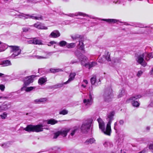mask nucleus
I'll use <instances>...</instances> for the list:
<instances>
[{"label": "nucleus", "instance_id": "obj_62", "mask_svg": "<svg viewBox=\"0 0 153 153\" xmlns=\"http://www.w3.org/2000/svg\"><path fill=\"white\" fill-rule=\"evenodd\" d=\"M63 0L64 1H66V0Z\"/></svg>", "mask_w": 153, "mask_h": 153}, {"label": "nucleus", "instance_id": "obj_3", "mask_svg": "<svg viewBox=\"0 0 153 153\" xmlns=\"http://www.w3.org/2000/svg\"><path fill=\"white\" fill-rule=\"evenodd\" d=\"M80 61L82 65L84 66L89 69L97 65V62H92L90 64H89L88 62V60L86 56L83 57V58H80Z\"/></svg>", "mask_w": 153, "mask_h": 153}, {"label": "nucleus", "instance_id": "obj_14", "mask_svg": "<svg viewBox=\"0 0 153 153\" xmlns=\"http://www.w3.org/2000/svg\"><path fill=\"white\" fill-rule=\"evenodd\" d=\"M60 35V34L59 31L55 30L51 32L49 36L51 38H56L59 36Z\"/></svg>", "mask_w": 153, "mask_h": 153}, {"label": "nucleus", "instance_id": "obj_19", "mask_svg": "<svg viewBox=\"0 0 153 153\" xmlns=\"http://www.w3.org/2000/svg\"><path fill=\"white\" fill-rule=\"evenodd\" d=\"M87 16L86 14L83 13L81 12H78L75 13V14H70L68 15V16H70L71 17H74V16Z\"/></svg>", "mask_w": 153, "mask_h": 153}, {"label": "nucleus", "instance_id": "obj_40", "mask_svg": "<svg viewBox=\"0 0 153 153\" xmlns=\"http://www.w3.org/2000/svg\"><path fill=\"white\" fill-rule=\"evenodd\" d=\"M3 44L0 42V52L4 51L5 50L3 46Z\"/></svg>", "mask_w": 153, "mask_h": 153}, {"label": "nucleus", "instance_id": "obj_28", "mask_svg": "<svg viewBox=\"0 0 153 153\" xmlns=\"http://www.w3.org/2000/svg\"><path fill=\"white\" fill-rule=\"evenodd\" d=\"M76 43H67L66 46V47L68 48H74L76 46Z\"/></svg>", "mask_w": 153, "mask_h": 153}, {"label": "nucleus", "instance_id": "obj_49", "mask_svg": "<svg viewBox=\"0 0 153 153\" xmlns=\"http://www.w3.org/2000/svg\"><path fill=\"white\" fill-rule=\"evenodd\" d=\"M33 42H34V39L30 40H29L28 41V43L30 44H33Z\"/></svg>", "mask_w": 153, "mask_h": 153}, {"label": "nucleus", "instance_id": "obj_58", "mask_svg": "<svg viewBox=\"0 0 153 153\" xmlns=\"http://www.w3.org/2000/svg\"><path fill=\"white\" fill-rule=\"evenodd\" d=\"M145 151L144 150H143L141 152H140L138 153H145Z\"/></svg>", "mask_w": 153, "mask_h": 153}, {"label": "nucleus", "instance_id": "obj_21", "mask_svg": "<svg viewBox=\"0 0 153 153\" xmlns=\"http://www.w3.org/2000/svg\"><path fill=\"white\" fill-rule=\"evenodd\" d=\"M47 99L46 98H41L39 99H36L34 100V102L35 104L40 103L46 101Z\"/></svg>", "mask_w": 153, "mask_h": 153}, {"label": "nucleus", "instance_id": "obj_56", "mask_svg": "<svg viewBox=\"0 0 153 153\" xmlns=\"http://www.w3.org/2000/svg\"><path fill=\"white\" fill-rule=\"evenodd\" d=\"M150 74L151 75H153V68L152 69V70L150 72Z\"/></svg>", "mask_w": 153, "mask_h": 153}, {"label": "nucleus", "instance_id": "obj_22", "mask_svg": "<svg viewBox=\"0 0 153 153\" xmlns=\"http://www.w3.org/2000/svg\"><path fill=\"white\" fill-rule=\"evenodd\" d=\"M47 81L46 78L42 77L39 79L38 82L40 85H42L45 83Z\"/></svg>", "mask_w": 153, "mask_h": 153}, {"label": "nucleus", "instance_id": "obj_9", "mask_svg": "<svg viewBox=\"0 0 153 153\" xmlns=\"http://www.w3.org/2000/svg\"><path fill=\"white\" fill-rule=\"evenodd\" d=\"M141 96L140 95H138L136 96H134L130 98L129 100H132V105L134 107H137L139 105V103L136 101H134L135 100L137 99L141 98Z\"/></svg>", "mask_w": 153, "mask_h": 153}, {"label": "nucleus", "instance_id": "obj_26", "mask_svg": "<svg viewBox=\"0 0 153 153\" xmlns=\"http://www.w3.org/2000/svg\"><path fill=\"white\" fill-rule=\"evenodd\" d=\"M20 17L22 18H23L24 19L30 18V19L31 15L29 14H25L22 13L21 15H19Z\"/></svg>", "mask_w": 153, "mask_h": 153}, {"label": "nucleus", "instance_id": "obj_55", "mask_svg": "<svg viewBox=\"0 0 153 153\" xmlns=\"http://www.w3.org/2000/svg\"><path fill=\"white\" fill-rule=\"evenodd\" d=\"M81 86L82 87H83L84 88H85L86 87V85H85L83 83L82 84Z\"/></svg>", "mask_w": 153, "mask_h": 153}, {"label": "nucleus", "instance_id": "obj_54", "mask_svg": "<svg viewBox=\"0 0 153 153\" xmlns=\"http://www.w3.org/2000/svg\"><path fill=\"white\" fill-rule=\"evenodd\" d=\"M98 62L100 63H102L103 62L100 59V58H99L98 59Z\"/></svg>", "mask_w": 153, "mask_h": 153}, {"label": "nucleus", "instance_id": "obj_27", "mask_svg": "<svg viewBox=\"0 0 153 153\" xmlns=\"http://www.w3.org/2000/svg\"><path fill=\"white\" fill-rule=\"evenodd\" d=\"M102 20L106 21L108 23H114L116 22L117 20L115 19H102Z\"/></svg>", "mask_w": 153, "mask_h": 153}, {"label": "nucleus", "instance_id": "obj_5", "mask_svg": "<svg viewBox=\"0 0 153 153\" xmlns=\"http://www.w3.org/2000/svg\"><path fill=\"white\" fill-rule=\"evenodd\" d=\"M70 130L69 128H65L55 133L54 134L53 138L56 139L59 135H61L63 137L66 136L68 132Z\"/></svg>", "mask_w": 153, "mask_h": 153}, {"label": "nucleus", "instance_id": "obj_2", "mask_svg": "<svg viewBox=\"0 0 153 153\" xmlns=\"http://www.w3.org/2000/svg\"><path fill=\"white\" fill-rule=\"evenodd\" d=\"M45 126L43 125H37L36 126L28 125L24 128V130L28 132H39L43 131V127Z\"/></svg>", "mask_w": 153, "mask_h": 153}, {"label": "nucleus", "instance_id": "obj_15", "mask_svg": "<svg viewBox=\"0 0 153 153\" xmlns=\"http://www.w3.org/2000/svg\"><path fill=\"white\" fill-rule=\"evenodd\" d=\"M36 76L34 75L28 76L27 78V80L24 82V84L25 85H27L30 83L33 82V79Z\"/></svg>", "mask_w": 153, "mask_h": 153}, {"label": "nucleus", "instance_id": "obj_44", "mask_svg": "<svg viewBox=\"0 0 153 153\" xmlns=\"http://www.w3.org/2000/svg\"><path fill=\"white\" fill-rule=\"evenodd\" d=\"M5 88V86L3 85H0V89L1 90L3 91L4 90Z\"/></svg>", "mask_w": 153, "mask_h": 153}, {"label": "nucleus", "instance_id": "obj_7", "mask_svg": "<svg viewBox=\"0 0 153 153\" xmlns=\"http://www.w3.org/2000/svg\"><path fill=\"white\" fill-rule=\"evenodd\" d=\"M91 121H86L82 124L81 128V131L82 132L85 133L88 132L90 128Z\"/></svg>", "mask_w": 153, "mask_h": 153}, {"label": "nucleus", "instance_id": "obj_42", "mask_svg": "<svg viewBox=\"0 0 153 153\" xmlns=\"http://www.w3.org/2000/svg\"><path fill=\"white\" fill-rule=\"evenodd\" d=\"M10 144L9 143H4L1 145V146L4 148H6L9 146Z\"/></svg>", "mask_w": 153, "mask_h": 153}, {"label": "nucleus", "instance_id": "obj_20", "mask_svg": "<svg viewBox=\"0 0 153 153\" xmlns=\"http://www.w3.org/2000/svg\"><path fill=\"white\" fill-rule=\"evenodd\" d=\"M33 39V44L38 45H43V44L42 41L41 40L37 38H34Z\"/></svg>", "mask_w": 153, "mask_h": 153}, {"label": "nucleus", "instance_id": "obj_18", "mask_svg": "<svg viewBox=\"0 0 153 153\" xmlns=\"http://www.w3.org/2000/svg\"><path fill=\"white\" fill-rule=\"evenodd\" d=\"M143 56H145V59L146 60L148 61L149 59L150 58H153V53H143Z\"/></svg>", "mask_w": 153, "mask_h": 153}, {"label": "nucleus", "instance_id": "obj_35", "mask_svg": "<svg viewBox=\"0 0 153 153\" xmlns=\"http://www.w3.org/2000/svg\"><path fill=\"white\" fill-rule=\"evenodd\" d=\"M7 109V106L5 105H2L0 106V112L5 111Z\"/></svg>", "mask_w": 153, "mask_h": 153}, {"label": "nucleus", "instance_id": "obj_47", "mask_svg": "<svg viewBox=\"0 0 153 153\" xmlns=\"http://www.w3.org/2000/svg\"><path fill=\"white\" fill-rule=\"evenodd\" d=\"M77 61L75 60H72L71 62H70V64H73L74 63H77Z\"/></svg>", "mask_w": 153, "mask_h": 153}, {"label": "nucleus", "instance_id": "obj_36", "mask_svg": "<svg viewBox=\"0 0 153 153\" xmlns=\"http://www.w3.org/2000/svg\"><path fill=\"white\" fill-rule=\"evenodd\" d=\"M134 26L136 27H138L141 28L146 27L144 26V25L140 23H136L134 25Z\"/></svg>", "mask_w": 153, "mask_h": 153}, {"label": "nucleus", "instance_id": "obj_63", "mask_svg": "<svg viewBox=\"0 0 153 153\" xmlns=\"http://www.w3.org/2000/svg\"><path fill=\"white\" fill-rule=\"evenodd\" d=\"M1 98V97H0V98Z\"/></svg>", "mask_w": 153, "mask_h": 153}, {"label": "nucleus", "instance_id": "obj_13", "mask_svg": "<svg viewBox=\"0 0 153 153\" xmlns=\"http://www.w3.org/2000/svg\"><path fill=\"white\" fill-rule=\"evenodd\" d=\"M33 26L39 29L46 30L48 29L47 27L45 26L43 24L40 22H37L34 24Z\"/></svg>", "mask_w": 153, "mask_h": 153}, {"label": "nucleus", "instance_id": "obj_23", "mask_svg": "<svg viewBox=\"0 0 153 153\" xmlns=\"http://www.w3.org/2000/svg\"><path fill=\"white\" fill-rule=\"evenodd\" d=\"M58 121L55 120L54 119H51L47 120V123L48 124H51V125H54L57 123Z\"/></svg>", "mask_w": 153, "mask_h": 153}, {"label": "nucleus", "instance_id": "obj_45", "mask_svg": "<svg viewBox=\"0 0 153 153\" xmlns=\"http://www.w3.org/2000/svg\"><path fill=\"white\" fill-rule=\"evenodd\" d=\"M142 73H143L142 71H138V72L137 74V75L138 76L140 77V76H141V75H142Z\"/></svg>", "mask_w": 153, "mask_h": 153}, {"label": "nucleus", "instance_id": "obj_60", "mask_svg": "<svg viewBox=\"0 0 153 153\" xmlns=\"http://www.w3.org/2000/svg\"><path fill=\"white\" fill-rule=\"evenodd\" d=\"M147 128L148 130H149V127H147Z\"/></svg>", "mask_w": 153, "mask_h": 153}, {"label": "nucleus", "instance_id": "obj_1", "mask_svg": "<svg viewBox=\"0 0 153 153\" xmlns=\"http://www.w3.org/2000/svg\"><path fill=\"white\" fill-rule=\"evenodd\" d=\"M114 114V112L113 111L108 115L107 120L108 122L105 129V123L100 118L97 119L100 129L101 130L102 132L105 134L108 135H110V134L111 130V124L112 121L114 119L113 117Z\"/></svg>", "mask_w": 153, "mask_h": 153}, {"label": "nucleus", "instance_id": "obj_6", "mask_svg": "<svg viewBox=\"0 0 153 153\" xmlns=\"http://www.w3.org/2000/svg\"><path fill=\"white\" fill-rule=\"evenodd\" d=\"M9 47L10 48L11 51L13 52L11 55L12 57H15L20 53L21 50L19 47L15 46H10Z\"/></svg>", "mask_w": 153, "mask_h": 153}, {"label": "nucleus", "instance_id": "obj_32", "mask_svg": "<svg viewBox=\"0 0 153 153\" xmlns=\"http://www.w3.org/2000/svg\"><path fill=\"white\" fill-rule=\"evenodd\" d=\"M77 130V128H74L72 129L71 131V132L70 134V135L69 136V137L70 138H72L73 136L74 135L75 132Z\"/></svg>", "mask_w": 153, "mask_h": 153}, {"label": "nucleus", "instance_id": "obj_25", "mask_svg": "<svg viewBox=\"0 0 153 153\" xmlns=\"http://www.w3.org/2000/svg\"><path fill=\"white\" fill-rule=\"evenodd\" d=\"M95 141V140L94 138H90L89 139L87 140L85 142V144L87 145L89 144H91Z\"/></svg>", "mask_w": 153, "mask_h": 153}, {"label": "nucleus", "instance_id": "obj_57", "mask_svg": "<svg viewBox=\"0 0 153 153\" xmlns=\"http://www.w3.org/2000/svg\"><path fill=\"white\" fill-rule=\"evenodd\" d=\"M4 74H3L0 73V77H3L4 76Z\"/></svg>", "mask_w": 153, "mask_h": 153}, {"label": "nucleus", "instance_id": "obj_52", "mask_svg": "<svg viewBox=\"0 0 153 153\" xmlns=\"http://www.w3.org/2000/svg\"><path fill=\"white\" fill-rule=\"evenodd\" d=\"M82 83L87 85L88 83V82L87 80H83V81L82 82Z\"/></svg>", "mask_w": 153, "mask_h": 153}, {"label": "nucleus", "instance_id": "obj_16", "mask_svg": "<svg viewBox=\"0 0 153 153\" xmlns=\"http://www.w3.org/2000/svg\"><path fill=\"white\" fill-rule=\"evenodd\" d=\"M11 65V62L9 60H7L0 62V65H2L3 66H8Z\"/></svg>", "mask_w": 153, "mask_h": 153}, {"label": "nucleus", "instance_id": "obj_48", "mask_svg": "<svg viewBox=\"0 0 153 153\" xmlns=\"http://www.w3.org/2000/svg\"><path fill=\"white\" fill-rule=\"evenodd\" d=\"M22 29L23 31L26 32L28 31L30 29V28L28 27H26L23 28Z\"/></svg>", "mask_w": 153, "mask_h": 153}, {"label": "nucleus", "instance_id": "obj_31", "mask_svg": "<svg viewBox=\"0 0 153 153\" xmlns=\"http://www.w3.org/2000/svg\"><path fill=\"white\" fill-rule=\"evenodd\" d=\"M47 54H46V56H40L39 55H35V57L36 58L39 59H46L48 58V56H47Z\"/></svg>", "mask_w": 153, "mask_h": 153}, {"label": "nucleus", "instance_id": "obj_11", "mask_svg": "<svg viewBox=\"0 0 153 153\" xmlns=\"http://www.w3.org/2000/svg\"><path fill=\"white\" fill-rule=\"evenodd\" d=\"M143 54L142 55L139 56L137 58V61L139 63L141 64L143 66L145 67L146 66V63L143 59V57L145 58V56H143Z\"/></svg>", "mask_w": 153, "mask_h": 153}, {"label": "nucleus", "instance_id": "obj_4", "mask_svg": "<svg viewBox=\"0 0 153 153\" xmlns=\"http://www.w3.org/2000/svg\"><path fill=\"white\" fill-rule=\"evenodd\" d=\"M113 97L112 90L110 88L106 89L104 91L103 98L105 101L108 102L111 101Z\"/></svg>", "mask_w": 153, "mask_h": 153}, {"label": "nucleus", "instance_id": "obj_53", "mask_svg": "<svg viewBox=\"0 0 153 153\" xmlns=\"http://www.w3.org/2000/svg\"><path fill=\"white\" fill-rule=\"evenodd\" d=\"M117 125V122H115L114 123V129H115V130H116V126Z\"/></svg>", "mask_w": 153, "mask_h": 153}, {"label": "nucleus", "instance_id": "obj_24", "mask_svg": "<svg viewBox=\"0 0 153 153\" xmlns=\"http://www.w3.org/2000/svg\"><path fill=\"white\" fill-rule=\"evenodd\" d=\"M34 14H33L31 15L30 18L33 19L41 20L42 19V15H39L37 16H34Z\"/></svg>", "mask_w": 153, "mask_h": 153}, {"label": "nucleus", "instance_id": "obj_34", "mask_svg": "<svg viewBox=\"0 0 153 153\" xmlns=\"http://www.w3.org/2000/svg\"><path fill=\"white\" fill-rule=\"evenodd\" d=\"M67 42L65 41H62L59 43V45L61 47H63L67 45Z\"/></svg>", "mask_w": 153, "mask_h": 153}, {"label": "nucleus", "instance_id": "obj_37", "mask_svg": "<svg viewBox=\"0 0 153 153\" xmlns=\"http://www.w3.org/2000/svg\"><path fill=\"white\" fill-rule=\"evenodd\" d=\"M68 113V111L65 109L63 110L60 111L59 112V114H62L63 115L66 114Z\"/></svg>", "mask_w": 153, "mask_h": 153}, {"label": "nucleus", "instance_id": "obj_46", "mask_svg": "<svg viewBox=\"0 0 153 153\" xmlns=\"http://www.w3.org/2000/svg\"><path fill=\"white\" fill-rule=\"evenodd\" d=\"M54 44H56V42L54 41H52L50 42L48 44V45L49 46H50L51 45H53Z\"/></svg>", "mask_w": 153, "mask_h": 153}, {"label": "nucleus", "instance_id": "obj_12", "mask_svg": "<svg viewBox=\"0 0 153 153\" xmlns=\"http://www.w3.org/2000/svg\"><path fill=\"white\" fill-rule=\"evenodd\" d=\"M91 84L96 86L99 85L101 84V82L100 79H97L95 76L92 77L91 79Z\"/></svg>", "mask_w": 153, "mask_h": 153}, {"label": "nucleus", "instance_id": "obj_39", "mask_svg": "<svg viewBox=\"0 0 153 153\" xmlns=\"http://www.w3.org/2000/svg\"><path fill=\"white\" fill-rule=\"evenodd\" d=\"M124 91L123 90H121L118 96V98L121 97L124 94Z\"/></svg>", "mask_w": 153, "mask_h": 153}, {"label": "nucleus", "instance_id": "obj_61", "mask_svg": "<svg viewBox=\"0 0 153 153\" xmlns=\"http://www.w3.org/2000/svg\"><path fill=\"white\" fill-rule=\"evenodd\" d=\"M152 29H153V27H152Z\"/></svg>", "mask_w": 153, "mask_h": 153}, {"label": "nucleus", "instance_id": "obj_50", "mask_svg": "<svg viewBox=\"0 0 153 153\" xmlns=\"http://www.w3.org/2000/svg\"><path fill=\"white\" fill-rule=\"evenodd\" d=\"M149 149L153 150V143L149 145Z\"/></svg>", "mask_w": 153, "mask_h": 153}, {"label": "nucleus", "instance_id": "obj_38", "mask_svg": "<svg viewBox=\"0 0 153 153\" xmlns=\"http://www.w3.org/2000/svg\"><path fill=\"white\" fill-rule=\"evenodd\" d=\"M62 71L61 69H50L52 73H55L56 72H58V71Z\"/></svg>", "mask_w": 153, "mask_h": 153}, {"label": "nucleus", "instance_id": "obj_8", "mask_svg": "<svg viewBox=\"0 0 153 153\" xmlns=\"http://www.w3.org/2000/svg\"><path fill=\"white\" fill-rule=\"evenodd\" d=\"M76 75V73L75 72H71L69 76V77L68 80L64 82L63 83H60L58 84L57 85V87H61L63 86V84H66L69 83L70 82L72 81L74 79Z\"/></svg>", "mask_w": 153, "mask_h": 153}, {"label": "nucleus", "instance_id": "obj_33", "mask_svg": "<svg viewBox=\"0 0 153 153\" xmlns=\"http://www.w3.org/2000/svg\"><path fill=\"white\" fill-rule=\"evenodd\" d=\"M80 54V52L78 51L77 50L75 52V54L79 58V60H80V59L81 58H83V57L85 56H79V55Z\"/></svg>", "mask_w": 153, "mask_h": 153}, {"label": "nucleus", "instance_id": "obj_59", "mask_svg": "<svg viewBox=\"0 0 153 153\" xmlns=\"http://www.w3.org/2000/svg\"><path fill=\"white\" fill-rule=\"evenodd\" d=\"M26 73H27V71H25V72H24V73H22V75H24V74H25Z\"/></svg>", "mask_w": 153, "mask_h": 153}, {"label": "nucleus", "instance_id": "obj_10", "mask_svg": "<svg viewBox=\"0 0 153 153\" xmlns=\"http://www.w3.org/2000/svg\"><path fill=\"white\" fill-rule=\"evenodd\" d=\"M93 102V99L91 93L89 94V98L84 99L83 100V103L87 106L91 105Z\"/></svg>", "mask_w": 153, "mask_h": 153}, {"label": "nucleus", "instance_id": "obj_51", "mask_svg": "<svg viewBox=\"0 0 153 153\" xmlns=\"http://www.w3.org/2000/svg\"><path fill=\"white\" fill-rule=\"evenodd\" d=\"M119 123L120 124V125H123L124 123V122L123 120H120L119 121Z\"/></svg>", "mask_w": 153, "mask_h": 153}, {"label": "nucleus", "instance_id": "obj_29", "mask_svg": "<svg viewBox=\"0 0 153 153\" xmlns=\"http://www.w3.org/2000/svg\"><path fill=\"white\" fill-rule=\"evenodd\" d=\"M33 88V87H30L26 88L25 87H23L21 88V90L22 91L25 90H26V91L28 92L32 90Z\"/></svg>", "mask_w": 153, "mask_h": 153}, {"label": "nucleus", "instance_id": "obj_30", "mask_svg": "<svg viewBox=\"0 0 153 153\" xmlns=\"http://www.w3.org/2000/svg\"><path fill=\"white\" fill-rule=\"evenodd\" d=\"M104 56L106 59L107 61H111V59L110 58V54H109V52H107L105 53Z\"/></svg>", "mask_w": 153, "mask_h": 153}, {"label": "nucleus", "instance_id": "obj_41", "mask_svg": "<svg viewBox=\"0 0 153 153\" xmlns=\"http://www.w3.org/2000/svg\"><path fill=\"white\" fill-rule=\"evenodd\" d=\"M0 116L2 119H5L7 116V114L6 112H4L2 114L0 115Z\"/></svg>", "mask_w": 153, "mask_h": 153}, {"label": "nucleus", "instance_id": "obj_17", "mask_svg": "<svg viewBox=\"0 0 153 153\" xmlns=\"http://www.w3.org/2000/svg\"><path fill=\"white\" fill-rule=\"evenodd\" d=\"M79 48L81 51H83L84 53H85V51L84 48V45L83 43V42L81 40L79 41V44L78 45Z\"/></svg>", "mask_w": 153, "mask_h": 153}, {"label": "nucleus", "instance_id": "obj_43", "mask_svg": "<svg viewBox=\"0 0 153 153\" xmlns=\"http://www.w3.org/2000/svg\"><path fill=\"white\" fill-rule=\"evenodd\" d=\"M79 36L77 35H73L71 36V38L74 40H75L76 39L78 38Z\"/></svg>", "mask_w": 153, "mask_h": 153}]
</instances>
